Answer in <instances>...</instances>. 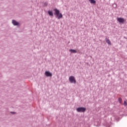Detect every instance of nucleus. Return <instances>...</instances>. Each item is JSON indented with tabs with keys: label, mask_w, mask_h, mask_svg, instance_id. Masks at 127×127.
Returning <instances> with one entry per match:
<instances>
[{
	"label": "nucleus",
	"mask_w": 127,
	"mask_h": 127,
	"mask_svg": "<svg viewBox=\"0 0 127 127\" xmlns=\"http://www.w3.org/2000/svg\"><path fill=\"white\" fill-rule=\"evenodd\" d=\"M55 11V15H56V17L58 18V19H60L63 17V15L62 13H60V11L57 8H55L54 9Z\"/></svg>",
	"instance_id": "obj_1"
},
{
	"label": "nucleus",
	"mask_w": 127,
	"mask_h": 127,
	"mask_svg": "<svg viewBox=\"0 0 127 127\" xmlns=\"http://www.w3.org/2000/svg\"><path fill=\"white\" fill-rule=\"evenodd\" d=\"M76 111L78 113H85V112H86V108L84 107H79L76 109Z\"/></svg>",
	"instance_id": "obj_2"
},
{
	"label": "nucleus",
	"mask_w": 127,
	"mask_h": 127,
	"mask_svg": "<svg viewBox=\"0 0 127 127\" xmlns=\"http://www.w3.org/2000/svg\"><path fill=\"white\" fill-rule=\"evenodd\" d=\"M69 80L70 83H73V84H76V79H75V77H74L73 76H70L69 77Z\"/></svg>",
	"instance_id": "obj_3"
},
{
	"label": "nucleus",
	"mask_w": 127,
	"mask_h": 127,
	"mask_svg": "<svg viewBox=\"0 0 127 127\" xmlns=\"http://www.w3.org/2000/svg\"><path fill=\"white\" fill-rule=\"evenodd\" d=\"M12 23L14 26H20V24L19 22L16 21L15 20H12Z\"/></svg>",
	"instance_id": "obj_4"
},
{
	"label": "nucleus",
	"mask_w": 127,
	"mask_h": 127,
	"mask_svg": "<svg viewBox=\"0 0 127 127\" xmlns=\"http://www.w3.org/2000/svg\"><path fill=\"white\" fill-rule=\"evenodd\" d=\"M117 20L120 23H124L125 22V19L124 18H118Z\"/></svg>",
	"instance_id": "obj_5"
},
{
	"label": "nucleus",
	"mask_w": 127,
	"mask_h": 127,
	"mask_svg": "<svg viewBox=\"0 0 127 127\" xmlns=\"http://www.w3.org/2000/svg\"><path fill=\"white\" fill-rule=\"evenodd\" d=\"M45 75H46L47 77H52V73H51L49 71H46L45 73Z\"/></svg>",
	"instance_id": "obj_6"
},
{
	"label": "nucleus",
	"mask_w": 127,
	"mask_h": 127,
	"mask_svg": "<svg viewBox=\"0 0 127 127\" xmlns=\"http://www.w3.org/2000/svg\"><path fill=\"white\" fill-rule=\"evenodd\" d=\"M105 40H106V43H108V44L109 45H112V42H111L110 39H109V38H106Z\"/></svg>",
	"instance_id": "obj_7"
},
{
	"label": "nucleus",
	"mask_w": 127,
	"mask_h": 127,
	"mask_svg": "<svg viewBox=\"0 0 127 127\" xmlns=\"http://www.w3.org/2000/svg\"><path fill=\"white\" fill-rule=\"evenodd\" d=\"M48 14L50 16H53V12L52 11L49 10Z\"/></svg>",
	"instance_id": "obj_8"
},
{
	"label": "nucleus",
	"mask_w": 127,
	"mask_h": 127,
	"mask_svg": "<svg viewBox=\"0 0 127 127\" xmlns=\"http://www.w3.org/2000/svg\"><path fill=\"white\" fill-rule=\"evenodd\" d=\"M69 52H71V53H77L76 50L70 49L69 50Z\"/></svg>",
	"instance_id": "obj_9"
},
{
	"label": "nucleus",
	"mask_w": 127,
	"mask_h": 127,
	"mask_svg": "<svg viewBox=\"0 0 127 127\" xmlns=\"http://www.w3.org/2000/svg\"><path fill=\"white\" fill-rule=\"evenodd\" d=\"M90 3H96V0H89Z\"/></svg>",
	"instance_id": "obj_10"
},
{
	"label": "nucleus",
	"mask_w": 127,
	"mask_h": 127,
	"mask_svg": "<svg viewBox=\"0 0 127 127\" xmlns=\"http://www.w3.org/2000/svg\"><path fill=\"white\" fill-rule=\"evenodd\" d=\"M118 101H119V103H120V104H122V99L121 98H119L118 99Z\"/></svg>",
	"instance_id": "obj_11"
},
{
	"label": "nucleus",
	"mask_w": 127,
	"mask_h": 127,
	"mask_svg": "<svg viewBox=\"0 0 127 127\" xmlns=\"http://www.w3.org/2000/svg\"><path fill=\"white\" fill-rule=\"evenodd\" d=\"M10 114H12V115H15V114H16V113L15 112H11Z\"/></svg>",
	"instance_id": "obj_12"
},
{
	"label": "nucleus",
	"mask_w": 127,
	"mask_h": 127,
	"mask_svg": "<svg viewBox=\"0 0 127 127\" xmlns=\"http://www.w3.org/2000/svg\"><path fill=\"white\" fill-rule=\"evenodd\" d=\"M124 106H127V101H124Z\"/></svg>",
	"instance_id": "obj_13"
}]
</instances>
